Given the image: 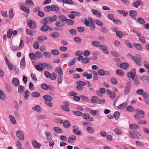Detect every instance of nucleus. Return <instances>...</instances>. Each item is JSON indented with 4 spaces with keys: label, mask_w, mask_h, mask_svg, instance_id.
<instances>
[{
    "label": "nucleus",
    "mask_w": 149,
    "mask_h": 149,
    "mask_svg": "<svg viewBox=\"0 0 149 149\" xmlns=\"http://www.w3.org/2000/svg\"><path fill=\"white\" fill-rule=\"evenodd\" d=\"M136 74V70L135 68L132 69L131 71L128 72L127 76L128 78H131L134 80L135 78Z\"/></svg>",
    "instance_id": "1"
},
{
    "label": "nucleus",
    "mask_w": 149,
    "mask_h": 149,
    "mask_svg": "<svg viewBox=\"0 0 149 149\" xmlns=\"http://www.w3.org/2000/svg\"><path fill=\"white\" fill-rule=\"evenodd\" d=\"M27 23V25L32 29H35L36 26V22L34 21H32L30 18H28Z\"/></svg>",
    "instance_id": "2"
},
{
    "label": "nucleus",
    "mask_w": 149,
    "mask_h": 149,
    "mask_svg": "<svg viewBox=\"0 0 149 149\" xmlns=\"http://www.w3.org/2000/svg\"><path fill=\"white\" fill-rule=\"evenodd\" d=\"M63 104L64 105H61L60 106L61 109L64 111H69V108L68 107L70 105L69 102L67 101H65L63 102Z\"/></svg>",
    "instance_id": "3"
},
{
    "label": "nucleus",
    "mask_w": 149,
    "mask_h": 149,
    "mask_svg": "<svg viewBox=\"0 0 149 149\" xmlns=\"http://www.w3.org/2000/svg\"><path fill=\"white\" fill-rule=\"evenodd\" d=\"M16 135L20 140L22 141L24 139V135L21 131L18 130L16 132Z\"/></svg>",
    "instance_id": "4"
},
{
    "label": "nucleus",
    "mask_w": 149,
    "mask_h": 149,
    "mask_svg": "<svg viewBox=\"0 0 149 149\" xmlns=\"http://www.w3.org/2000/svg\"><path fill=\"white\" fill-rule=\"evenodd\" d=\"M129 15L134 20H136V17L137 15V12L134 10H130L129 11Z\"/></svg>",
    "instance_id": "5"
},
{
    "label": "nucleus",
    "mask_w": 149,
    "mask_h": 149,
    "mask_svg": "<svg viewBox=\"0 0 149 149\" xmlns=\"http://www.w3.org/2000/svg\"><path fill=\"white\" fill-rule=\"evenodd\" d=\"M133 58V60L135 61L136 64L139 66L141 65V61L140 58L137 56H135Z\"/></svg>",
    "instance_id": "6"
},
{
    "label": "nucleus",
    "mask_w": 149,
    "mask_h": 149,
    "mask_svg": "<svg viewBox=\"0 0 149 149\" xmlns=\"http://www.w3.org/2000/svg\"><path fill=\"white\" fill-rule=\"evenodd\" d=\"M100 48L104 53L106 54L109 53V52L107 49V47L106 45H100Z\"/></svg>",
    "instance_id": "7"
},
{
    "label": "nucleus",
    "mask_w": 149,
    "mask_h": 149,
    "mask_svg": "<svg viewBox=\"0 0 149 149\" xmlns=\"http://www.w3.org/2000/svg\"><path fill=\"white\" fill-rule=\"evenodd\" d=\"M83 116L84 118L88 121H91L93 120V118L91 117L90 115L88 113L83 114Z\"/></svg>",
    "instance_id": "8"
},
{
    "label": "nucleus",
    "mask_w": 149,
    "mask_h": 149,
    "mask_svg": "<svg viewBox=\"0 0 149 149\" xmlns=\"http://www.w3.org/2000/svg\"><path fill=\"white\" fill-rule=\"evenodd\" d=\"M107 93L109 95V96L111 99H114L116 97V95L114 92H112L110 90L107 89Z\"/></svg>",
    "instance_id": "9"
},
{
    "label": "nucleus",
    "mask_w": 149,
    "mask_h": 149,
    "mask_svg": "<svg viewBox=\"0 0 149 149\" xmlns=\"http://www.w3.org/2000/svg\"><path fill=\"white\" fill-rule=\"evenodd\" d=\"M90 101L92 103H100V99L96 96H93L92 98V99L90 100Z\"/></svg>",
    "instance_id": "10"
},
{
    "label": "nucleus",
    "mask_w": 149,
    "mask_h": 149,
    "mask_svg": "<svg viewBox=\"0 0 149 149\" xmlns=\"http://www.w3.org/2000/svg\"><path fill=\"white\" fill-rule=\"evenodd\" d=\"M143 3V2L141 1L138 0L134 2L132 4V6L137 8L141 5H142Z\"/></svg>",
    "instance_id": "11"
},
{
    "label": "nucleus",
    "mask_w": 149,
    "mask_h": 149,
    "mask_svg": "<svg viewBox=\"0 0 149 149\" xmlns=\"http://www.w3.org/2000/svg\"><path fill=\"white\" fill-rule=\"evenodd\" d=\"M55 25L56 27H63L65 25V23L61 20H58L56 22Z\"/></svg>",
    "instance_id": "12"
},
{
    "label": "nucleus",
    "mask_w": 149,
    "mask_h": 149,
    "mask_svg": "<svg viewBox=\"0 0 149 149\" xmlns=\"http://www.w3.org/2000/svg\"><path fill=\"white\" fill-rule=\"evenodd\" d=\"M32 145L33 146L36 148H40L41 146V144L37 142L36 141L34 140L32 141Z\"/></svg>",
    "instance_id": "13"
},
{
    "label": "nucleus",
    "mask_w": 149,
    "mask_h": 149,
    "mask_svg": "<svg viewBox=\"0 0 149 149\" xmlns=\"http://www.w3.org/2000/svg\"><path fill=\"white\" fill-rule=\"evenodd\" d=\"M25 57H23L21 59L20 62V68L22 69H24L25 67L26 64L25 62Z\"/></svg>",
    "instance_id": "14"
},
{
    "label": "nucleus",
    "mask_w": 149,
    "mask_h": 149,
    "mask_svg": "<svg viewBox=\"0 0 149 149\" xmlns=\"http://www.w3.org/2000/svg\"><path fill=\"white\" fill-rule=\"evenodd\" d=\"M76 139V136L74 135H73L68 138V141L69 143H73L75 142Z\"/></svg>",
    "instance_id": "15"
},
{
    "label": "nucleus",
    "mask_w": 149,
    "mask_h": 149,
    "mask_svg": "<svg viewBox=\"0 0 149 149\" xmlns=\"http://www.w3.org/2000/svg\"><path fill=\"white\" fill-rule=\"evenodd\" d=\"M12 82L13 84L16 86H18L19 84V81L17 78H13Z\"/></svg>",
    "instance_id": "16"
},
{
    "label": "nucleus",
    "mask_w": 149,
    "mask_h": 149,
    "mask_svg": "<svg viewBox=\"0 0 149 149\" xmlns=\"http://www.w3.org/2000/svg\"><path fill=\"white\" fill-rule=\"evenodd\" d=\"M43 24V25L40 29V30L42 32H46L48 31V25L46 24Z\"/></svg>",
    "instance_id": "17"
},
{
    "label": "nucleus",
    "mask_w": 149,
    "mask_h": 149,
    "mask_svg": "<svg viewBox=\"0 0 149 149\" xmlns=\"http://www.w3.org/2000/svg\"><path fill=\"white\" fill-rule=\"evenodd\" d=\"M62 123L63 126L65 128H68L70 127V123L67 120L64 121Z\"/></svg>",
    "instance_id": "18"
},
{
    "label": "nucleus",
    "mask_w": 149,
    "mask_h": 149,
    "mask_svg": "<svg viewBox=\"0 0 149 149\" xmlns=\"http://www.w3.org/2000/svg\"><path fill=\"white\" fill-rule=\"evenodd\" d=\"M139 126L136 124H133L129 125L130 129L132 130H135L139 129Z\"/></svg>",
    "instance_id": "19"
},
{
    "label": "nucleus",
    "mask_w": 149,
    "mask_h": 149,
    "mask_svg": "<svg viewBox=\"0 0 149 149\" xmlns=\"http://www.w3.org/2000/svg\"><path fill=\"white\" fill-rule=\"evenodd\" d=\"M92 13L95 15H96L97 17H100L101 16V14L98 11L95 9H92L91 10Z\"/></svg>",
    "instance_id": "20"
},
{
    "label": "nucleus",
    "mask_w": 149,
    "mask_h": 149,
    "mask_svg": "<svg viewBox=\"0 0 149 149\" xmlns=\"http://www.w3.org/2000/svg\"><path fill=\"white\" fill-rule=\"evenodd\" d=\"M76 59V58H74L70 60L68 63V66H70L73 65L75 63Z\"/></svg>",
    "instance_id": "21"
},
{
    "label": "nucleus",
    "mask_w": 149,
    "mask_h": 149,
    "mask_svg": "<svg viewBox=\"0 0 149 149\" xmlns=\"http://www.w3.org/2000/svg\"><path fill=\"white\" fill-rule=\"evenodd\" d=\"M55 72L58 73V74L63 75V71L62 68L58 66L56 68L55 70Z\"/></svg>",
    "instance_id": "22"
},
{
    "label": "nucleus",
    "mask_w": 149,
    "mask_h": 149,
    "mask_svg": "<svg viewBox=\"0 0 149 149\" xmlns=\"http://www.w3.org/2000/svg\"><path fill=\"white\" fill-rule=\"evenodd\" d=\"M129 64L127 63H122L120 65V67L126 70L129 67Z\"/></svg>",
    "instance_id": "23"
},
{
    "label": "nucleus",
    "mask_w": 149,
    "mask_h": 149,
    "mask_svg": "<svg viewBox=\"0 0 149 149\" xmlns=\"http://www.w3.org/2000/svg\"><path fill=\"white\" fill-rule=\"evenodd\" d=\"M134 46L138 50H140L142 49L141 45L139 43L134 42L133 43Z\"/></svg>",
    "instance_id": "24"
},
{
    "label": "nucleus",
    "mask_w": 149,
    "mask_h": 149,
    "mask_svg": "<svg viewBox=\"0 0 149 149\" xmlns=\"http://www.w3.org/2000/svg\"><path fill=\"white\" fill-rule=\"evenodd\" d=\"M135 20L139 24L141 25L144 24L146 23L143 19L141 17H139L137 19H136V20Z\"/></svg>",
    "instance_id": "25"
},
{
    "label": "nucleus",
    "mask_w": 149,
    "mask_h": 149,
    "mask_svg": "<svg viewBox=\"0 0 149 149\" xmlns=\"http://www.w3.org/2000/svg\"><path fill=\"white\" fill-rule=\"evenodd\" d=\"M43 98L45 102L47 101H51L52 99V97L49 95H45L43 96Z\"/></svg>",
    "instance_id": "26"
},
{
    "label": "nucleus",
    "mask_w": 149,
    "mask_h": 149,
    "mask_svg": "<svg viewBox=\"0 0 149 149\" xmlns=\"http://www.w3.org/2000/svg\"><path fill=\"white\" fill-rule=\"evenodd\" d=\"M32 109L33 110H35L37 112H41V109L40 107V106L38 105H36L32 108Z\"/></svg>",
    "instance_id": "27"
},
{
    "label": "nucleus",
    "mask_w": 149,
    "mask_h": 149,
    "mask_svg": "<svg viewBox=\"0 0 149 149\" xmlns=\"http://www.w3.org/2000/svg\"><path fill=\"white\" fill-rule=\"evenodd\" d=\"M49 17H47L43 19L42 24H50V23H49Z\"/></svg>",
    "instance_id": "28"
},
{
    "label": "nucleus",
    "mask_w": 149,
    "mask_h": 149,
    "mask_svg": "<svg viewBox=\"0 0 149 149\" xmlns=\"http://www.w3.org/2000/svg\"><path fill=\"white\" fill-rule=\"evenodd\" d=\"M50 36L51 37L56 38L58 37L59 36V34L57 32H55L54 33H51L50 34Z\"/></svg>",
    "instance_id": "29"
},
{
    "label": "nucleus",
    "mask_w": 149,
    "mask_h": 149,
    "mask_svg": "<svg viewBox=\"0 0 149 149\" xmlns=\"http://www.w3.org/2000/svg\"><path fill=\"white\" fill-rule=\"evenodd\" d=\"M131 87L125 86L124 91V94L125 95H127L129 93Z\"/></svg>",
    "instance_id": "30"
},
{
    "label": "nucleus",
    "mask_w": 149,
    "mask_h": 149,
    "mask_svg": "<svg viewBox=\"0 0 149 149\" xmlns=\"http://www.w3.org/2000/svg\"><path fill=\"white\" fill-rule=\"evenodd\" d=\"M92 44L93 47H100V43L99 42L97 41H94L92 42Z\"/></svg>",
    "instance_id": "31"
},
{
    "label": "nucleus",
    "mask_w": 149,
    "mask_h": 149,
    "mask_svg": "<svg viewBox=\"0 0 149 149\" xmlns=\"http://www.w3.org/2000/svg\"><path fill=\"white\" fill-rule=\"evenodd\" d=\"M63 3L70 5H74V3L72 0H64Z\"/></svg>",
    "instance_id": "32"
},
{
    "label": "nucleus",
    "mask_w": 149,
    "mask_h": 149,
    "mask_svg": "<svg viewBox=\"0 0 149 149\" xmlns=\"http://www.w3.org/2000/svg\"><path fill=\"white\" fill-rule=\"evenodd\" d=\"M58 83L61 84L63 80V75L58 74L57 77Z\"/></svg>",
    "instance_id": "33"
},
{
    "label": "nucleus",
    "mask_w": 149,
    "mask_h": 149,
    "mask_svg": "<svg viewBox=\"0 0 149 149\" xmlns=\"http://www.w3.org/2000/svg\"><path fill=\"white\" fill-rule=\"evenodd\" d=\"M50 22L49 23H51L52 22H54L56 21L57 19V17L56 15H54L52 17H49Z\"/></svg>",
    "instance_id": "34"
},
{
    "label": "nucleus",
    "mask_w": 149,
    "mask_h": 149,
    "mask_svg": "<svg viewBox=\"0 0 149 149\" xmlns=\"http://www.w3.org/2000/svg\"><path fill=\"white\" fill-rule=\"evenodd\" d=\"M30 92L28 90H27L24 92V98L25 100L27 99L30 95Z\"/></svg>",
    "instance_id": "35"
},
{
    "label": "nucleus",
    "mask_w": 149,
    "mask_h": 149,
    "mask_svg": "<svg viewBox=\"0 0 149 149\" xmlns=\"http://www.w3.org/2000/svg\"><path fill=\"white\" fill-rule=\"evenodd\" d=\"M54 130L58 133H61L63 132L62 130L58 127H55L54 128Z\"/></svg>",
    "instance_id": "36"
},
{
    "label": "nucleus",
    "mask_w": 149,
    "mask_h": 149,
    "mask_svg": "<svg viewBox=\"0 0 149 149\" xmlns=\"http://www.w3.org/2000/svg\"><path fill=\"white\" fill-rule=\"evenodd\" d=\"M128 135L130 137L132 138H134L136 137V134L135 132L134 131H130L129 132Z\"/></svg>",
    "instance_id": "37"
},
{
    "label": "nucleus",
    "mask_w": 149,
    "mask_h": 149,
    "mask_svg": "<svg viewBox=\"0 0 149 149\" xmlns=\"http://www.w3.org/2000/svg\"><path fill=\"white\" fill-rule=\"evenodd\" d=\"M0 99L3 100L5 99V95L4 93L1 90H0Z\"/></svg>",
    "instance_id": "38"
},
{
    "label": "nucleus",
    "mask_w": 149,
    "mask_h": 149,
    "mask_svg": "<svg viewBox=\"0 0 149 149\" xmlns=\"http://www.w3.org/2000/svg\"><path fill=\"white\" fill-rule=\"evenodd\" d=\"M116 72L117 75L121 77L123 76L124 74V72L121 70H118Z\"/></svg>",
    "instance_id": "39"
},
{
    "label": "nucleus",
    "mask_w": 149,
    "mask_h": 149,
    "mask_svg": "<svg viewBox=\"0 0 149 149\" xmlns=\"http://www.w3.org/2000/svg\"><path fill=\"white\" fill-rule=\"evenodd\" d=\"M124 42L130 48L132 47V45L130 41L128 40H125L124 41Z\"/></svg>",
    "instance_id": "40"
},
{
    "label": "nucleus",
    "mask_w": 149,
    "mask_h": 149,
    "mask_svg": "<svg viewBox=\"0 0 149 149\" xmlns=\"http://www.w3.org/2000/svg\"><path fill=\"white\" fill-rule=\"evenodd\" d=\"M51 53L52 55L54 56H57L59 54L58 51L56 49L52 50L51 51Z\"/></svg>",
    "instance_id": "41"
},
{
    "label": "nucleus",
    "mask_w": 149,
    "mask_h": 149,
    "mask_svg": "<svg viewBox=\"0 0 149 149\" xmlns=\"http://www.w3.org/2000/svg\"><path fill=\"white\" fill-rule=\"evenodd\" d=\"M35 54L36 59L37 58H41L43 56L42 54L40 52H35Z\"/></svg>",
    "instance_id": "42"
},
{
    "label": "nucleus",
    "mask_w": 149,
    "mask_h": 149,
    "mask_svg": "<svg viewBox=\"0 0 149 149\" xmlns=\"http://www.w3.org/2000/svg\"><path fill=\"white\" fill-rule=\"evenodd\" d=\"M20 9L27 13H28L30 12L29 9L27 7L25 6L22 8Z\"/></svg>",
    "instance_id": "43"
},
{
    "label": "nucleus",
    "mask_w": 149,
    "mask_h": 149,
    "mask_svg": "<svg viewBox=\"0 0 149 149\" xmlns=\"http://www.w3.org/2000/svg\"><path fill=\"white\" fill-rule=\"evenodd\" d=\"M72 113L75 116H80L83 115L82 113L79 111H73Z\"/></svg>",
    "instance_id": "44"
},
{
    "label": "nucleus",
    "mask_w": 149,
    "mask_h": 149,
    "mask_svg": "<svg viewBox=\"0 0 149 149\" xmlns=\"http://www.w3.org/2000/svg\"><path fill=\"white\" fill-rule=\"evenodd\" d=\"M101 32L104 33H107L108 32V30L105 26H103L100 29Z\"/></svg>",
    "instance_id": "45"
},
{
    "label": "nucleus",
    "mask_w": 149,
    "mask_h": 149,
    "mask_svg": "<svg viewBox=\"0 0 149 149\" xmlns=\"http://www.w3.org/2000/svg\"><path fill=\"white\" fill-rule=\"evenodd\" d=\"M24 89V87L21 85H19L18 87V92L19 93L21 94L23 93Z\"/></svg>",
    "instance_id": "46"
},
{
    "label": "nucleus",
    "mask_w": 149,
    "mask_h": 149,
    "mask_svg": "<svg viewBox=\"0 0 149 149\" xmlns=\"http://www.w3.org/2000/svg\"><path fill=\"white\" fill-rule=\"evenodd\" d=\"M31 95L33 97H38L40 96V94L37 92H35L31 93Z\"/></svg>",
    "instance_id": "47"
},
{
    "label": "nucleus",
    "mask_w": 149,
    "mask_h": 149,
    "mask_svg": "<svg viewBox=\"0 0 149 149\" xmlns=\"http://www.w3.org/2000/svg\"><path fill=\"white\" fill-rule=\"evenodd\" d=\"M35 54L32 52L30 54L29 56L30 58L33 60H35L36 59V58L35 56Z\"/></svg>",
    "instance_id": "48"
},
{
    "label": "nucleus",
    "mask_w": 149,
    "mask_h": 149,
    "mask_svg": "<svg viewBox=\"0 0 149 149\" xmlns=\"http://www.w3.org/2000/svg\"><path fill=\"white\" fill-rule=\"evenodd\" d=\"M12 30L11 29H9L7 31V36L8 38H10L12 36Z\"/></svg>",
    "instance_id": "49"
},
{
    "label": "nucleus",
    "mask_w": 149,
    "mask_h": 149,
    "mask_svg": "<svg viewBox=\"0 0 149 149\" xmlns=\"http://www.w3.org/2000/svg\"><path fill=\"white\" fill-rule=\"evenodd\" d=\"M120 115V114L118 111H116L114 113V117L116 120H118Z\"/></svg>",
    "instance_id": "50"
},
{
    "label": "nucleus",
    "mask_w": 149,
    "mask_h": 149,
    "mask_svg": "<svg viewBox=\"0 0 149 149\" xmlns=\"http://www.w3.org/2000/svg\"><path fill=\"white\" fill-rule=\"evenodd\" d=\"M59 8L55 4L52 5L51 6V10L52 11H54L58 10Z\"/></svg>",
    "instance_id": "51"
},
{
    "label": "nucleus",
    "mask_w": 149,
    "mask_h": 149,
    "mask_svg": "<svg viewBox=\"0 0 149 149\" xmlns=\"http://www.w3.org/2000/svg\"><path fill=\"white\" fill-rule=\"evenodd\" d=\"M58 18L61 21H65L66 20L67 18L63 15H59L58 16Z\"/></svg>",
    "instance_id": "52"
},
{
    "label": "nucleus",
    "mask_w": 149,
    "mask_h": 149,
    "mask_svg": "<svg viewBox=\"0 0 149 149\" xmlns=\"http://www.w3.org/2000/svg\"><path fill=\"white\" fill-rule=\"evenodd\" d=\"M5 86L6 91L8 92H10L12 91L11 86L7 84H5Z\"/></svg>",
    "instance_id": "53"
},
{
    "label": "nucleus",
    "mask_w": 149,
    "mask_h": 149,
    "mask_svg": "<svg viewBox=\"0 0 149 149\" xmlns=\"http://www.w3.org/2000/svg\"><path fill=\"white\" fill-rule=\"evenodd\" d=\"M65 21L66 24L68 25H72L74 23V21L70 19H67Z\"/></svg>",
    "instance_id": "54"
},
{
    "label": "nucleus",
    "mask_w": 149,
    "mask_h": 149,
    "mask_svg": "<svg viewBox=\"0 0 149 149\" xmlns=\"http://www.w3.org/2000/svg\"><path fill=\"white\" fill-rule=\"evenodd\" d=\"M70 13L71 14L77 16H79L80 15V14L79 12L76 11H72L70 12Z\"/></svg>",
    "instance_id": "55"
},
{
    "label": "nucleus",
    "mask_w": 149,
    "mask_h": 149,
    "mask_svg": "<svg viewBox=\"0 0 149 149\" xmlns=\"http://www.w3.org/2000/svg\"><path fill=\"white\" fill-rule=\"evenodd\" d=\"M136 113L138 114H141V115H144L145 113L144 111L141 109H137L135 111Z\"/></svg>",
    "instance_id": "56"
},
{
    "label": "nucleus",
    "mask_w": 149,
    "mask_h": 149,
    "mask_svg": "<svg viewBox=\"0 0 149 149\" xmlns=\"http://www.w3.org/2000/svg\"><path fill=\"white\" fill-rule=\"evenodd\" d=\"M9 117L11 122L13 124H15L16 123V121L14 117L12 115H10Z\"/></svg>",
    "instance_id": "57"
},
{
    "label": "nucleus",
    "mask_w": 149,
    "mask_h": 149,
    "mask_svg": "<svg viewBox=\"0 0 149 149\" xmlns=\"http://www.w3.org/2000/svg\"><path fill=\"white\" fill-rule=\"evenodd\" d=\"M141 79L143 81H148L149 80V77L146 75H143L142 76Z\"/></svg>",
    "instance_id": "58"
},
{
    "label": "nucleus",
    "mask_w": 149,
    "mask_h": 149,
    "mask_svg": "<svg viewBox=\"0 0 149 149\" xmlns=\"http://www.w3.org/2000/svg\"><path fill=\"white\" fill-rule=\"evenodd\" d=\"M99 53L98 52H94L93 54V57L92 58L93 60H96L97 59V56L99 54Z\"/></svg>",
    "instance_id": "59"
},
{
    "label": "nucleus",
    "mask_w": 149,
    "mask_h": 149,
    "mask_svg": "<svg viewBox=\"0 0 149 149\" xmlns=\"http://www.w3.org/2000/svg\"><path fill=\"white\" fill-rule=\"evenodd\" d=\"M86 130L90 134L93 133L94 132L93 128L92 127H89L87 128Z\"/></svg>",
    "instance_id": "60"
},
{
    "label": "nucleus",
    "mask_w": 149,
    "mask_h": 149,
    "mask_svg": "<svg viewBox=\"0 0 149 149\" xmlns=\"http://www.w3.org/2000/svg\"><path fill=\"white\" fill-rule=\"evenodd\" d=\"M56 74L55 72H53L51 74L49 78L51 79L54 80L56 79Z\"/></svg>",
    "instance_id": "61"
},
{
    "label": "nucleus",
    "mask_w": 149,
    "mask_h": 149,
    "mask_svg": "<svg viewBox=\"0 0 149 149\" xmlns=\"http://www.w3.org/2000/svg\"><path fill=\"white\" fill-rule=\"evenodd\" d=\"M38 39L40 41H45L47 39V37L45 36H38Z\"/></svg>",
    "instance_id": "62"
},
{
    "label": "nucleus",
    "mask_w": 149,
    "mask_h": 149,
    "mask_svg": "<svg viewBox=\"0 0 149 149\" xmlns=\"http://www.w3.org/2000/svg\"><path fill=\"white\" fill-rule=\"evenodd\" d=\"M97 73L101 76H103L105 74V71L103 69H100L98 70Z\"/></svg>",
    "instance_id": "63"
},
{
    "label": "nucleus",
    "mask_w": 149,
    "mask_h": 149,
    "mask_svg": "<svg viewBox=\"0 0 149 149\" xmlns=\"http://www.w3.org/2000/svg\"><path fill=\"white\" fill-rule=\"evenodd\" d=\"M41 87L45 90H47L48 89V86L45 83H43L41 84Z\"/></svg>",
    "instance_id": "64"
}]
</instances>
